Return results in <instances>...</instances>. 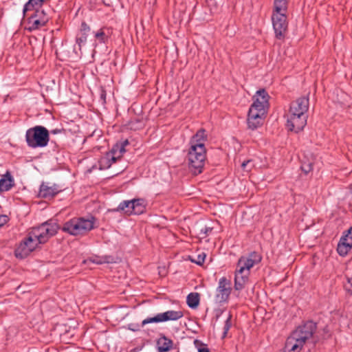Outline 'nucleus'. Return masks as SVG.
<instances>
[{
	"label": "nucleus",
	"instance_id": "nucleus-1",
	"mask_svg": "<svg viewBox=\"0 0 352 352\" xmlns=\"http://www.w3.org/2000/svg\"><path fill=\"white\" fill-rule=\"evenodd\" d=\"M206 131L201 129L192 136L190 140V147L188 153V164L190 169L194 174H200L204 166L206 158V150L204 142L206 140Z\"/></svg>",
	"mask_w": 352,
	"mask_h": 352
},
{
	"label": "nucleus",
	"instance_id": "nucleus-2",
	"mask_svg": "<svg viewBox=\"0 0 352 352\" xmlns=\"http://www.w3.org/2000/svg\"><path fill=\"white\" fill-rule=\"evenodd\" d=\"M253 99L248 113V126L252 130L263 124V118L269 108L270 96L265 89H261L256 92Z\"/></svg>",
	"mask_w": 352,
	"mask_h": 352
},
{
	"label": "nucleus",
	"instance_id": "nucleus-3",
	"mask_svg": "<svg viewBox=\"0 0 352 352\" xmlns=\"http://www.w3.org/2000/svg\"><path fill=\"white\" fill-rule=\"evenodd\" d=\"M288 8V0H274L272 14V22L275 36L278 39H283L287 32L288 21L286 12Z\"/></svg>",
	"mask_w": 352,
	"mask_h": 352
},
{
	"label": "nucleus",
	"instance_id": "nucleus-4",
	"mask_svg": "<svg viewBox=\"0 0 352 352\" xmlns=\"http://www.w3.org/2000/svg\"><path fill=\"white\" fill-rule=\"evenodd\" d=\"M95 218L74 217L65 221L61 230L72 236H85L94 228Z\"/></svg>",
	"mask_w": 352,
	"mask_h": 352
},
{
	"label": "nucleus",
	"instance_id": "nucleus-5",
	"mask_svg": "<svg viewBox=\"0 0 352 352\" xmlns=\"http://www.w3.org/2000/svg\"><path fill=\"white\" fill-rule=\"evenodd\" d=\"M50 140V131L43 126L36 125L26 131L25 141L30 148H44Z\"/></svg>",
	"mask_w": 352,
	"mask_h": 352
},
{
	"label": "nucleus",
	"instance_id": "nucleus-6",
	"mask_svg": "<svg viewBox=\"0 0 352 352\" xmlns=\"http://www.w3.org/2000/svg\"><path fill=\"white\" fill-rule=\"evenodd\" d=\"M24 21L26 22L25 30L29 32L40 30L45 26L50 20L48 14L43 10H37L32 14L23 16Z\"/></svg>",
	"mask_w": 352,
	"mask_h": 352
},
{
	"label": "nucleus",
	"instance_id": "nucleus-7",
	"mask_svg": "<svg viewBox=\"0 0 352 352\" xmlns=\"http://www.w3.org/2000/svg\"><path fill=\"white\" fill-rule=\"evenodd\" d=\"M58 229L56 223L45 221L38 226L32 228L31 231L34 237L36 238L41 244H43L57 233Z\"/></svg>",
	"mask_w": 352,
	"mask_h": 352
},
{
	"label": "nucleus",
	"instance_id": "nucleus-8",
	"mask_svg": "<svg viewBox=\"0 0 352 352\" xmlns=\"http://www.w3.org/2000/svg\"><path fill=\"white\" fill-rule=\"evenodd\" d=\"M316 330L317 323L312 320H307L299 325L291 333V335L298 340V342L305 344L308 340L313 338Z\"/></svg>",
	"mask_w": 352,
	"mask_h": 352
},
{
	"label": "nucleus",
	"instance_id": "nucleus-9",
	"mask_svg": "<svg viewBox=\"0 0 352 352\" xmlns=\"http://www.w3.org/2000/svg\"><path fill=\"white\" fill-rule=\"evenodd\" d=\"M41 244L36 238H34L32 231H29L27 236L21 241L15 250V256L17 258H24L35 250Z\"/></svg>",
	"mask_w": 352,
	"mask_h": 352
},
{
	"label": "nucleus",
	"instance_id": "nucleus-10",
	"mask_svg": "<svg viewBox=\"0 0 352 352\" xmlns=\"http://www.w3.org/2000/svg\"><path fill=\"white\" fill-rule=\"evenodd\" d=\"M184 316L182 311L168 310L164 313H160L153 317H148L142 322V327L150 323H159L169 320H177Z\"/></svg>",
	"mask_w": 352,
	"mask_h": 352
},
{
	"label": "nucleus",
	"instance_id": "nucleus-11",
	"mask_svg": "<svg viewBox=\"0 0 352 352\" xmlns=\"http://www.w3.org/2000/svg\"><path fill=\"white\" fill-rule=\"evenodd\" d=\"M232 292L231 281L226 277H221L216 289L214 300L216 303L227 302Z\"/></svg>",
	"mask_w": 352,
	"mask_h": 352
},
{
	"label": "nucleus",
	"instance_id": "nucleus-12",
	"mask_svg": "<svg viewBox=\"0 0 352 352\" xmlns=\"http://www.w3.org/2000/svg\"><path fill=\"white\" fill-rule=\"evenodd\" d=\"M262 260L261 255L253 251L248 254L247 256H242L237 262V267L240 269V272H250V270L255 265L259 263Z\"/></svg>",
	"mask_w": 352,
	"mask_h": 352
},
{
	"label": "nucleus",
	"instance_id": "nucleus-13",
	"mask_svg": "<svg viewBox=\"0 0 352 352\" xmlns=\"http://www.w3.org/2000/svg\"><path fill=\"white\" fill-rule=\"evenodd\" d=\"M289 118L287 121V127L289 131L298 133L303 130L307 124V115L302 113H289Z\"/></svg>",
	"mask_w": 352,
	"mask_h": 352
},
{
	"label": "nucleus",
	"instance_id": "nucleus-14",
	"mask_svg": "<svg viewBox=\"0 0 352 352\" xmlns=\"http://www.w3.org/2000/svg\"><path fill=\"white\" fill-rule=\"evenodd\" d=\"M309 107V100L308 96H302L293 101L289 107V113H302L307 114Z\"/></svg>",
	"mask_w": 352,
	"mask_h": 352
},
{
	"label": "nucleus",
	"instance_id": "nucleus-15",
	"mask_svg": "<svg viewBox=\"0 0 352 352\" xmlns=\"http://www.w3.org/2000/svg\"><path fill=\"white\" fill-rule=\"evenodd\" d=\"M61 191L62 190L59 188V186L57 184L49 186L48 184L43 182L40 186L38 197L40 198L51 199Z\"/></svg>",
	"mask_w": 352,
	"mask_h": 352
},
{
	"label": "nucleus",
	"instance_id": "nucleus-16",
	"mask_svg": "<svg viewBox=\"0 0 352 352\" xmlns=\"http://www.w3.org/2000/svg\"><path fill=\"white\" fill-rule=\"evenodd\" d=\"M116 153H114L111 149L106 152L103 156L100 157L99 160V166L100 169H108L111 165L116 162L118 160H120V155H116Z\"/></svg>",
	"mask_w": 352,
	"mask_h": 352
},
{
	"label": "nucleus",
	"instance_id": "nucleus-17",
	"mask_svg": "<svg viewBox=\"0 0 352 352\" xmlns=\"http://www.w3.org/2000/svg\"><path fill=\"white\" fill-rule=\"evenodd\" d=\"M173 341L166 336L164 333H160L159 338L156 340V348L157 352H168L173 349Z\"/></svg>",
	"mask_w": 352,
	"mask_h": 352
},
{
	"label": "nucleus",
	"instance_id": "nucleus-18",
	"mask_svg": "<svg viewBox=\"0 0 352 352\" xmlns=\"http://www.w3.org/2000/svg\"><path fill=\"white\" fill-rule=\"evenodd\" d=\"M47 0H28L25 3L23 8V16L28 14H32L37 10H44L43 6Z\"/></svg>",
	"mask_w": 352,
	"mask_h": 352
},
{
	"label": "nucleus",
	"instance_id": "nucleus-19",
	"mask_svg": "<svg viewBox=\"0 0 352 352\" xmlns=\"http://www.w3.org/2000/svg\"><path fill=\"white\" fill-rule=\"evenodd\" d=\"M250 272H240V269L237 267L234 274V289L237 291L242 290L249 279Z\"/></svg>",
	"mask_w": 352,
	"mask_h": 352
},
{
	"label": "nucleus",
	"instance_id": "nucleus-20",
	"mask_svg": "<svg viewBox=\"0 0 352 352\" xmlns=\"http://www.w3.org/2000/svg\"><path fill=\"white\" fill-rule=\"evenodd\" d=\"M303 346V343L298 342L290 334L286 340L283 352H300Z\"/></svg>",
	"mask_w": 352,
	"mask_h": 352
},
{
	"label": "nucleus",
	"instance_id": "nucleus-21",
	"mask_svg": "<svg viewBox=\"0 0 352 352\" xmlns=\"http://www.w3.org/2000/svg\"><path fill=\"white\" fill-rule=\"evenodd\" d=\"M90 31L91 28L89 25L85 21H82L79 32L76 38V43L78 45L79 50H81L82 45L86 43L87 36Z\"/></svg>",
	"mask_w": 352,
	"mask_h": 352
},
{
	"label": "nucleus",
	"instance_id": "nucleus-22",
	"mask_svg": "<svg viewBox=\"0 0 352 352\" xmlns=\"http://www.w3.org/2000/svg\"><path fill=\"white\" fill-rule=\"evenodd\" d=\"M15 185L14 176L10 170H8L4 174L1 175V192L9 191Z\"/></svg>",
	"mask_w": 352,
	"mask_h": 352
},
{
	"label": "nucleus",
	"instance_id": "nucleus-23",
	"mask_svg": "<svg viewBox=\"0 0 352 352\" xmlns=\"http://www.w3.org/2000/svg\"><path fill=\"white\" fill-rule=\"evenodd\" d=\"M132 210H130L133 214H141L146 210V204L144 199H132Z\"/></svg>",
	"mask_w": 352,
	"mask_h": 352
},
{
	"label": "nucleus",
	"instance_id": "nucleus-24",
	"mask_svg": "<svg viewBox=\"0 0 352 352\" xmlns=\"http://www.w3.org/2000/svg\"><path fill=\"white\" fill-rule=\"evenodd\" d=\"M200 302V294L197 292H191L186 297V303L191 309L198 307Z\"/></svg>",
	"mask_w": 352,
	"mask_h": 352
},
{
	"label": "nucleus",
	"instance_id": "nucleus-25",
	"mask_svg": "<svg viewBox=\"0 0 352 352\" xmlns=\"http://www.w3.org/2000/svg\"><path fill=\"white\" fill-rule=\"evenodd\" d=\"M132 200H124L122 201L116 208L111 210L112 212H124L127 215L133 214L130 210H132Z\"/></svg>",
	"mask_w": 352,
	"mask_h": 352
},
{
	"label": "nucleus",
	"instance_id": "nucleus-26",
	"mask_svg": "<svg viewBox=\"0 0 352 352\" xmlns=\"http://www.w3.org/2000/svg\"><path fill=\"white\" fill-rule=\"evenodd\" d=\"M352 248V244L349 242L343 241L341 238L337 247V252L340 256H344Z\"/></svg>",
	"mask_w": 352,
	"mask_h": 352
},
{
	"label": "nucleus",
	"instance_id": "nucleus-27",
	"mask_svg": "<svg viewBox=\"0 0 352 352\" xmlns=\"http://www.w3.org/2000/svg\"><path fill=\"white\" fill-rule=\"evenodd\" d=\"M126 126L131 130L136 131L142 128L143 124L142 122L140 119L135 118L129 120L128 123L126 124Z\"/></svg>",
	"mask_w": 352,
	"mask_h": 352
},
{
	"label": "nucleus",
	"instance_id": "nucleus-28",
	"mask_svg": "<svg viewBox=\"0 0 352 352\" xmlns=\"http://www.w3.org/2000/svg\"><path fill=\"white\" fill-rule=\"evenodd\" d=\"M194 345L197 349V352H210L208 345L199 340H195Z\"/></svg>",
	"mask_w": 352,
	"mask_h": 352
},
{
	"label": "nucleus",
	"instance_id": "nucleus-29",
	"mask_svg": "<svg viewBox=\"0 0 352 352\" xmlns=\"http://www.w3.org/2000/svg\"><path fill=\"white\" fill-rule=\"evenodd\" d=\"M232 317V315L230 313H229L228 316L225 321V324H224V327H223V336H222L223 338L226 337L228 331L230 330V327H232V322H231Z\"/></svg>",
	"mask_w": 352,
	"mask_h": 352
},
{
	"label": "nucleus",
	"instance_id": "nucleus-30",
	"mask_svg": "<svg viewBox=\"0 0 352 352\" xmlns=\"http://www.w3.org/2000/svg\"><path fill=\"white\" fill-rule=\"evenodd\" d=\"M212 230L213 228L212 227L204 226L199 228L198 234L201 239H205L211 233Z\"/></svg>",
	"mask_w": 352,
	"mask_h": 352
},
{
	"label": "nucleus",
	"instance_id": "nucleus-31",
	"mask_svg": "<svg viewBox=\"0 0 352 352\" xmlns=\"http://www.w3.org/2000/svg\"><path fill=\"white\" fill-rule=\"evenodd\" d=\"M116 263V258L111 255H105L102 256V261H96V264L101 265L104 263Z\"/></svg>",
	"mask_w": 352,
	"mask_h": 352
},
{
	"label": "nucleus",
	"instance_id": "nucleus-32",
	"mask_svg": "<svg viewBox=\"0 0 352 352\" xmlns=\"http://www.w3.org/2000/svg\"><path fill=\"white\" fill-rule=\"evenodd\" d=\"M114 153H117L118 151L120 154L118 155H120V158L122 157V155L126 152L125 146H123V145H121L118 142L114 144L111 148Z\"/></svg>",
	"mask_w": 352,
	"mask_h": 352
},
{
	"label": "nucleus",
	"instance_id": "nucleus-33",
	"mask_svg": "<svg viewBox=\"0 0 352 352\" xmlns=\"http://www.w3.org/2000/svg\"><path fill=\"white\" fill-rule=\"evenodd\" d=\"M95 37L100 43H105L107 40V36L102 29H100L99 31L95 33Z\"/></svg>",
	"mask_w": 352,
	"mask_h": 352
},
{
	"label": "nucleus",
	"instance_id": "nucleus-34",
	"mask_svg": "<svg viewBox=\"0 0 352 352\" xmlns=\"http://www.w3.org/2000/svg\"><path fill=\"white\" fill-rule=\"evenodd\" d=\"M346 284L344 285V289L348 294L352 296V276H346Z\"/></svg>",
	"mask_w": 352,
	"mask_h": 352
},
{
	"label": "nucleus",
	"instance_id": "nucleus-35",
	"mask_svg": "<svg viewBox=\"0 0 352 352\" xmlns=\"http://www.w3.org/2000/svg\"><path fill=\"white\" fill-rule=\"evenodd\" d=\"M206 254L202 252L199 254L197 256V259H191V261L196 263L198 265H202L205 261Z\"/></svg>",
	"mask_w": 352,
	"mask_h": 352
},
{
	"label": "nucleus",
	"instance_id": "nucleus-36",
	"mask_svg": "<svg viewBox=\"0 0 352 352\" xmlns=\"http://www.w3.org/2000/svg\"><path fill=\"white\" fill-rule=\"evenodd\" d=\"M300 168H301L302 171L304 172L305 174L307 175L312 170V169H313L312 164L311 163L302 164L300 166Z\"/></svg>",
	"mask_w": 352,
	"mask_h": 352
},
{
	"label": "nucleus",
	"instance_id": "nucleus-37",
	"mask_svg": "<svg viewBox=\"0 0 352 352\" xmlns=\"http://www.w3.org/2000/svg\"><path fill=\"white\" fill-rule=\"evenodd\" d=\"M343 241L349 242L352 244V227L347 230V233L341 237Z\"/></svg>",
	"mask_w": 352,
	"mask_h": 352
},
{
	"label": "nucleus",
	"instance_id": "nucleus-38",
	"mask_svg": "<svg viewBox=\"0 0 352 352\" xmlns=\"http://www.w3.org/2000/svg\"><path fill=\"white\" fill-rule=\"evenodd\" d=\"M141 327H142L141 325L136 323H130L128 324V329L134 332L140 331Z\"/></svg>",
	"mask_w": 352,
	"mask_h": 352
},
{
	"label": "nucleus",
	"instance_id": "nucleus-39",
	"mask_svg": "<svg viewBox=\"0 0 352 352\" xmlns=\"http://www.w3.org/2000/svg\"><path fill=\"white\" fill-rule=\"evenodd\" d=\"M10 221V217L8 215L1 214V227L6 224Z\"/></svg>",
	"mask_w": 352,
	"mask_h": 352
},
{
	"label": "nucleus",
	"instance_id": "nucleus-40",
	"mask_svg": "<svg viewBox=\"0 0 352 352\" xmlns=\"http://www.w3.org/2000/svg\"><path fill=\"white\" fill-rule=\"evenodd\" d=\"M106 91L103 88H102L100 91V99L102 100L103 104L106 103Z\"/></svg>",
	"mask_w": 352,
	"mask_h": 352
},
{
	"label": "nucleus",
	"instance_id": "nucleus-41",
	"mask_svg": "<svg viewBox=\"0 0 352 352\" xmlns=\"http://www.w3.org/2000/svg\"><path fill=\"white\" fill-rule=\"evenodd\" d=\"M62 132H65V129H52L50 131V133H51L52 134H58V133H60Z\"/></svg>",
	"mask_w": 352,
	"mask_h": 352
},
{
	"label": "nucleus",
	"instance_id": "nucleus-42",
	"mask_svg": "<svg viewBox=\"0 0 352 352\" xmlns=\"http://www.w3.org/2000/svg\"><path fill=\"white\" fill-rule=\"evenodd\" d=\"M250 163H252V161L250 160H246V161H244L242 164H241V167L243 170H247V166Z\"/></svg>",
	"mask_w": 352,
	"mask_h": 352
},
{
	"label": "nucleus",
	"instance_id": "nucleus-43",
	"mask_svg": "<svg viewBox=\"0 0 352 352\" xmlns=\"http://www.w3.org/2000/svg\"><path fill=\"white\" fill-rule=\"evenodd\" d=\"M119 144H120L121 145H123V146H126L127 145L129 144V142L128 140H124V141L122 142H118Z\"/></svg>",
	"mask_w": 352,
	"mask_h": 352
},
{
	"label": "nucleus",
	"instance_id": "nucleus-44",
	"mask_svg": "<svg viewBox=\"0 0 352 352\" xmlns=\"http://www.w3.org/2000/svg\"><path fill=\"white\" fill-rule=\"evenodd\" d=\"M102 261V256L96 257V258L92 260V262L96 264V261Z\"/></svg>",
	"mask_w": 352,
	"mask_h": 352
},
{
	"label": "nucleus",
	"instance_id": "nucleus-45",
	"mask_svg": "<svg viewBox=\"0 0 352 352\" xmlns=\"http://www.w3.org/2000/svg\"><path fill=\"white\" fill-rule=\"evenodd\" d=\"M349 190H350L351 193L352 194V184L349 186Z\"/></svg>",
	"mask_w": 352,
	"mask_h": 352
}]
</instances>
